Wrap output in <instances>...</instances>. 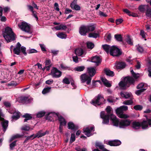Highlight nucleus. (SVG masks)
<instances>
[{"mask_svg":"<svg viewBox=\"0 0 151 151\" xmlns=\"http://www.w3.org/2000/svg\"><path fill=\"white\" fill-rule=\"evenodd\" d=\"M22 117L25 118L24 120V122H26L28 120L31 119L32 118V114L28 113L25 114L22 116Z\"/></svg>","mask_w":151,"mask_h":151,"instance_id":"obj_24","label":"nucleus"},{"mask_svg":"<svg viewBox=\"0 0 151 151\" xmlns=\"http://www.w3.org/2000/svg\"><path fill=\"white\" fill-rule=\"evenodd\" d=\"M145 15L146 16L149 18H151V9L148 7H147V9L145 12Z\"/></svg>","mask_w":151,"mask_h":151,"instance_id":"obj_32","label":"nucleus"},{"mask_svg":"<svg viewBox=\"0 0 151 151\" xmlns=\"http://www.w3.org/2000/svg\"><path fill=\"white\" fill-rule=\"evenodd\" d=\"M0 121H1V124L2 127L3 131L4 132L6 130L8 126L9 121L5 120H0Z\"/></svg>","mask_w":151,"mask_h":151,"instance_id":"obj_19","label":"nucleus"},{"mask_svg":"<svg viewBox=\"0 0 151 151\" xmlns=\"http://www.w3.org/2000/svg\"><path fill=\"white\" fill-rule=\"evenodd\" d=\"M18 26L22 30L30 34L32 33L31 27L27 22H22L20 24L18 25Z\"/></svg>","mask_w":151,"mask_h":151,"instance_id":"obj_5","label":"nucleus"},{"mask_svg":"<svg viewBox=\"0 0 151 151\" xmlns=\"http://www.w3.org/2000/svg\"><path fill=\"white\" fill-rule=\"evenodd\" d=\"M49 133V131L46 130L45 132H44L43 130H40L38 131L35 134H34L35 138L41 137Z\"/></svg>","mask_w":151,"mask_h":151,"instance_id":"obj_17","label":"nucleus"},{"mask_svg":"<svg viewBox=\"0 0 151 151\" xmlns=\"http://www.w3.org/2000/svg\"><path fill=\"white\" fill-rule=\"evenodd\" d=\"M147 122L145 120L141 122L134 121L132 123L131 127L135 130L140 129L141 127L142 129H145L148 128Z\"/></svg>","mask_w":151,"mask_h":151,"instance_id":"obj_3","label":"nucleus"},{"mask_svg":"<svg viewBox=\"0 0 151 151\" xmlns=\"http://www.w3.org/2000/svg\"><path fill=\"white\" fill-rule=\"evenodd\" d=\"M126 66L125 63L123 62H117L116 63V67L117 69H122L125 68Z\"/></svg>","mask_w":151,"mask_h":151,"instance_id":"obj_22","label":"nucleus"},{"mask_svg":"<svg viewBox=\"0 0 151 151\" xmlns=\"http://www.w3.org/2000/svg\"><path fill=\"white\" fill-rule=\"evenodd\" d=\"M23 137L26 138V139L23 142V143L24 144H26L28 142L29 140H32L35 139V138H36L35 137L34 134L29 136H24Z\"/></svg>","mask_w":151,"mask_h":151,"instance_id":"obj_23","label":"nucleus"},{"mask_svg":"<svg viewBox=\"0 0 151 151\" xmlns=\"http://www.w3.org/2000/svg\"><path fill=\"white\" fill-rule=\"evenodd\" d=\"M20 101L22 103H29L31 100L28 97L23 96L20 97Z\"/></svg>","mask_w":151,"mask_h":151,"instance_id":"obj_28","label":"nucleus"},{"mask_svg":"<svg viewBox=\"0 0 151 151\" xmlns=\"http://www.w3.org/2000/svg\"><path fill=\"white\" fill-rule=\"evenodd\" d=\"M111 118V120L113 125L116 127L119 126V127L120 121L119 119H117L116 117L113 114Z\"/></svg>","mask_w":151,"mask_h":151,"instance_id":"obj_13","label":"nucleus"},{"mask_svg":"<svg viewBox=\"0 0 151 151\" xmlns=\"http://www.w3.org/2000/svg\"><path fill=\"white\" fill-rule=\"evenodd\" d=\"M79 32L82 35H86V33H88L86 26H83L79 28Z\"/></svg>","mask_w":151,"mask_h":151,"instance_id":"obj_20","label":"nucleus"},{"mask_svg":"<svg viewBox=\"0 0 151 151\" xmlns=\"http://www.w3.org/2000/svg\"><path fill=\"white\" fill-rule=\"evenodd\" d=\"M30 127L27 125H24L21 128V130L23 131H29L30 130Z\"/></svg>","mask_w":151,"mask_h":151,"instance_id":"obj_52","label":"nucleus"},{"mask_svg":"<svg viewBox=\"0 0 151 151\" xmlns=\"http://www.w3.org/2000/svg\"><path fill=\"white\" fill-rule=\"evenodd\" d=\"M13 51L14 54L19 55L21 52L20 48L15 47L13 50Z\"/></svg>","mask_w":151,"mask_h":151,"instance_id":"obj_42","label":"nucleus"},{"mask_svg":"<svg viewBox=\"0 0 151 151\" xmlns=\"http://www.w3.org/2000/svg\"><path fill=\"white\" fill-rule=\"evenodd\" d=\"M54 113L58 116L60 124L63 125V126H65L67 122L65 119L62 116L59 115L58 113Z\"/></svg>","mask_w":151,"mask_h":151,"instance_id":"obj_16","label":"nucleus"},{"mask_svg":"<svg viewBox=\"0 0 151 151\" xmlns=\"http://www.w3.org/2000/svg\"><path fill=\"white\" fill-rule=\"evenodd\" d=\"M146 90V89L145 88L140 89L136 91L135 94L138 96H139L142 93L145 91Z\"/></svg>","mask_w":151,"mask_h":151,"instance_id":"obj_46","label":"nucleus"},{"mask_svg":"<svg viewBox=\"0 0 151 151\" xmlns=\"http://www.w3.org/2000/svg\"><path fill=\"white\" fill-rule=\"evenodd\" d=\"M99 35V34L97 33H90L88 34V37H89L96 38Z\"/></svg>","mask_w":151,"mask_h":151,"instance_id":"obj_43","label":"nucleus"},{"mask_svg":"<svg viewBox=\"0 0 151 151\" xmlns=\"http://www.w3.org/2000/svg\"><path fill=\"white\" fill-rule=\"evenodd\" d=\"M50 74L53 78H58L62 75V72L55 67H53Z\"/></svg>","mask_w":151,"mask_h":151,"instance_id":"obj_11","label":"nucleus"},{"mask_svg":"<svg viewBox=\"0 0 151 151\" xmlns=\"http://www.w3.org/2000/svg\"><path fill=\"white\" fill-rule=\"evenodd\" d=\"M132 120L129 119H123L120 120L119 128H126L129 126Z\"/></svg>","mask_w":151,"mask_h":151,"instance_id":"obj_9","label":"nucleus"},{"mask_svg":"<svg viewBox=\"0 0 151 151\" xmlns=\"http://www.w3.org/2000/svg\"><path fill=\"white\" fill-rule=\"evenodd\" d=\"M147 7H148L144 5H140L138 7L139 10L142 12H144L147 9Z\"/></svg>","mask_w":151,"mask_h":151,"instance_id":"obj_34","label":"nucleus"},{"mask_svg":"<svg viewBox=\"0 0 151 151\" xmlns=\"http://www.w3.org/2000/svg\"><path fill=\"white\" fill-rule=\"evenodd\" d=\"M102 47L107 54L109 52L110 49L111 47L109 45L107 44L103 45Z\"/></svg>","mask_w":151,"mask_h":151,"instance_id":"obj_30","label":"nucleus"},{"mask_svg":"<svg viewBox=\"0 0 151 151\" xmlns=\"http://www.w3.org/2000/svg\"><path fill=\"white\" fill-rule=\"evenodd\" d=\"M45 114L46 112L44 111H40L37 114V117L38 118H41L45 116Z\"/></svg>","mask_w":151,"mask_h":151,"instance_id":"obj_36","label":"nucleus"},{"mask_svg":"<svg viewBox=\"0 0 151 151\" xmlns=\"http://www.w3.org/2000/svg\"><path fill=\"white\" fill-rule=\"evenodd\" d=\"M3 104L6 108H9L11 106V103L8 101H5L3 103Z\"/></svg>","mask_w":151,"mask_h":151,"instance_id":"obj_57","label":"nucleus"},{"mask_svg":"<svg viewBox=\"0 0 151 151\" xmlns=\"http://www.w3.org/2000/svg\"><path fill=\"white\" fill-rule=\"evenodd\" d=\"M91 62L96 63V65L98 66L101 63V60L99 56L96 55L92 58Z\"/></svg>","mask_w":151,"mask_h":151,"instance_id":"obj_15","label":"nucleus"},{"mask_svg":"<svg viewBox=\"0 0 151 151\" xmlns=\"http://www.w3.org/2000/svg\"><path fill=\"white\" fill-rule=\"evenodd\" d=\"M27 52L29 54L36 53L37 52V50L34 49L28 50H27Z\"/></svg>","mask_w":151,"mask_h":151,"instance_id":"obj_56","label":"nucleus"},{"mask_svg":"<svg viewBox=\"0 0 151 151\" xmlns=\"http://www.w3.org/2000/svg\"><path fill=\"white\" fill-rule=\"evenodd\" d=\"M126 41L128 44L131 45H133V42L132 39L129 36H128L126 40Z\"/></svg>","mask_w":151,"mask_h":151,"instance_id":"obj_54","label":"nucleus"},{"mask_svg":"<svg viewBox=\"0 0 151 151\" xmlns=\"http://www.w3.org/2000/svg\"><path fill=\"white\" fill-rule=\"evenodd\" d=\"M17 142V141L15 140L12 143L9 145V148L10 150H14V147L17 145L16 143Z\"/></svg>","mask_w":151,"mask_h":151,"instance_id":"obj_39","label":"nucleus"},{"mask_svg":"<svg viewBox=\"0 0 151 151\" xmlns=\"http://www.w3.org/2000/svg\"><path fill=\"white\" fill-rule=\"evenodd\" d=\"M116 113L118 116L119 115L121 114H122L123 113V111H122L121 108L120 107L117 108L116 110Z\"/></svg>","mask_w":151,"mask_h":151,"instance_id":"obj_53","label":"nucleus"},{"mask_svg":"<svg viewBox=\"0 0 151 151\" xmlns=\"http://www.w3.org/2000/svg\"><path fill=\"white\" fill-rule=\"evenodd\" d=\"M105 101V100L104 99L103 97L100 94H98L97 96L92 100V104L94 105L97 104L98 106H100L103 104V102Z\"/></svg>","mask_w":151,"mask_h":151,"instance_id":"obj_4","label":"nucleus"},{"mask_svg":"<svg viewBox=\"0 0 151 151\" xmlns=\"http://www.w3.org/2000/svg\"><path fill=\"white\" fill-rule=\"evenodd\" d=\"M21 52L25 55L26 56L27 55V53L26 52V48L22 46L20 48Z\"/></svg>","mask_w":151,"mask_h":151,"instance_id":"obj_51","label":"nucleus"},{"mask_svg":"<svg viewBox=\"0 0 151 151\" xmlns=\"http://www.w3.org/2000/svg\"><path fill=\"white\" fill-rule=\"evenodd\" d=\"M39 45L41 48V50L42 51H46V50L45 49V46L44 44H40Z\"/></svg>","mask_w":151,"mask_h":151,"instance_id":"obj_64","label":"nucleus"},{"mask_svg":"<svg viewBox=\"0 0 151 151\" xmlns=\"http://www.w3.org/2000/svg\"><path fill=\"white\" fill-rule=\"evenodd\" d=\"M77 1L74 0L70 4V6L72 9L76 11L81 10V7L78 5L76 4Z\"/></svg>","mask_w":151,"mask_h":151,"instance_id":"obj_18","label":"nucleus"},{"mask_svg":"<svg viewBox=\"0 0 151 151\" xmlns=\"http://www.w3.org/2000/svg\"><path fill=\"white\" fill-rule=\"evenodd\" d=\"M3 36L7 42H11L15 40V35L11 28L7 27L5 28Z\"/></svg>","mask_w":151,"mask_h":151,"instance_id":"obj_2","label":"nucleus"},{"mask_svg":"<svg viewBox=\"0 0 151 151\" xmlns=\"http://www.w3.org/2000/svg\"><path fill=\"white\" fill-rule=\"evenodd\" d=\"M140 35L142 36L143 38L145 39V40H146V36L145 35V32L143 30H141L140 31Z\"/></svg>","mask_w":151,"mask_h":151,"instance_id":"obj_58","label":"nucleus"},{"mask_svg":"<svg viewBox=\"0 0 151 151\" xmlns=\"http://www.w3.org/2000/svg\"><path fill=\"white\" fill-rule=\"evenodd\" d=\"M121 143V142L119 140L114 139L109 141L108 145L111 146H116L120 145Z\"/></svg>","mask_w":151,"mask_h":151,"instance_id":"obj_14","label":"nucleus"},{"mask_svg":"<svg viewBox=\"0 0 151 151\" xmlns=\"http://www.w3.org/2000/svg\"><path fill=\"white\" fill-rule=\"evenodd\" d=\"M136 80L131 76H128L124 78L123 80L119 83L120 88L122 90H126L131 85L134 86Z\"/></svg>","mask_w":151,"mask_h":151,"instance_id":"obj_1","label":"nucleus"},{"mask_svg":"<svg viewBox=\"0 0 151 151\" xmlns=\"http://www.w3.org/2000/svg\"><path fill=\"white\" fill-rule=\"evenodd\" d=\"M9 113L11 114H13V115L12 116V119L15 120H16L19 119L20 117V113L19 111H14L12 113L9 111Z\"/></svg>","mask_w":151,"mask_h":151,"instance_id":"obj_21","label":"nucleus"},{"mask_svg":"<svg viewBox=\"0 0 151 151\" xmlns=\"http://www.w3.org/2000/svg\"><path fill=\"white\" fill-rule=\"evenodd\" d=\"M76 139V136L75 134L74 133H72L71 134V137L70 143V144H71L73 142H74Z\"/></svg>","mask_w":151,"mask_h":151,"instance_id":"obj_47","label":"nucleus"},{"mask_svg":"<svg viewBox=\"0 0 151 151\" xmlns=\"http://www.w3.org/2000/svg\"><path fill=\"white\" fill-rule=\"evenodd\" d=\"M24 136V134L20 135L19 134H17L12 137L11 139V141H13L15 139L22 138Z\"/></svg>","mask_w":151,"mask_h":151,"instance_id":"obj_37","label":"nucleus"},{"mask_svg":"<svg viewBox=\"0 0 151 151\" xmlns=\"http://www.w3.org/2000/svg\"><path fill=\"white\" fill-rule=\"evenodd\" d=\"M63 82L64 83L68 84L70 83V81L66 77H65L63 80Z\"/></svg>","mask_w":151,"mask_h":151,"instance_id":"obj_55","label":"nucleus"},{"mask_svg":"<svg viewBox=\"0 0 151 151\" xmlns=\"http://www.w3.org/2000/svg\"><path fill=\"white\" fill-rule=\"evenodd\" d=\"M104 71L107 76L113 77L114 75V74L113 71L110 70L107 68H104Z\"/></svg>","mask_w":151,"mask_h":151,"instance_id":"obj_26","label":"nucleus"},{"mask_svg":"<svg viewBox=\"0 0 151 151\" xmlns=\"http://www.w3.org/2000/svg\"><path fill=\"white\" fill-rule=\"evenodd\" d=\"M86 45L88 48L91 50H92L94 47V43L91 42H87Z\"/></svg>","mask_w":151,"mask_h":151,"instance_id":"obj_40","label":"nucleus"},{"mask_svg":"<svg viewBox=\"0 0 151 151\" xmlns=\"http://www.w3.org/2000/svg\"><path fill=\"white\" fill-rule=\"evenodd\" d=\"M106 110L108 113V114H111V107L109 106H108L106 109Z\"/></svg>","mask_w":151,"mask_h":151,"instance_id":"obj_61","label":"nucleus"},{"mask_svg":"<svg viewBox=\"0 0 151 151\" xmlns=\"http://www.w3.org/2000/svg\"><path fill=\"white\" fill-rule=\"evenodd\" d=\"M120 94L122 97L125 98L126 99L130 97L132 95L131 93L125 92H121L120 93Z\"/></svg>","mask_w":151,"mask_h":151,"instance_id":"obj_27","label":"nucleus"},{"mask_svg":"<svg viewBox=\"0 0 151 151\" xmlns=\"http://www.w3.org/2000/svg\"><path fill=\"white\" fill-rule=\"evenodd\" d=\"M133 108L136 110H141L143 109V107L141 105H136L134 106Z\"/></svg>","mask_w":151,"mask_h":151,"instance_id":"obj_50","label":"nucleus"},{"mask_svg":"<svg viewBox=\"0 0 151 151\" xmlns=\"http://www.w3.org/2000/svg\"><path fill=\"white\" fill-rule=\"evenodd\" d=\"M80 79L82 83L86 82L87 84L88 85L91 84L92 78L91 76L84 73L81 75Z\"/></svg>","mask_w":151,"mask_h":151,"instance_id":"obj_10","label":"nucleus"},{"mask_svg":"<svg viewBox=\"0 0 151 151\" xmlns=\"http://www.w3.org/2000/svg\"><path fill=\"white\" fill-rule=\"evenodd\" d=\"M144 86V83H141L139 84L137 86V89H139L142 88Z\"/></svg>","mask_w":151,"mask_h":151,"instance_id":"obj_62","label":"nucleus"},{"mask_svg":"<svg viewBox=\"0 0 151 151\" xmlns=\"http://www.w3.org/2000/svg\"><path fill=\"white\" fill-rule=\"evenodd\" d=\"M68 128L69 129L73 130L74 132L79 129L78 125H75L72 122H69L68 123Z\"/></svg>","mask_w":151,"mask_h":151,"instance_id":"obj_12","label":"nucleus"},{"mask_svg":"<svg viewBox=\"0 0 151 151\" xmlns=\"http://www.w3.org/2000/svg\"><path fill=\"white\" fill-rule=\"evenodd\" d=\"M51 88V87H47L44 88L42 91V93L44 94L49 92Z\"/></svg>","mask_w":151,"mask_h":151,"instance_id":"obj_41","label":"nucleus"},{"mask_svg":"<svg viewBox=\"0 0 151 151\" xmlns=\"http://www.w3.org/2000/svg\"><path fill=\"white\" fill-rule=\"evenodd\" d=\"M18 26L22 30L30 34L32 33L31 27L27 22H22L20 24L18 25Z\"/></svg>","mask_w":151,"mask_h":151,"instance_id":"obj_6","label":"nucleus"},{"mask_svg":"<svg viewBox=\"0 0 151 151\" xmlns=\"http://www.w3.org/2000/svg\"><path fill=\"white\" fill-rule=\"evenodd\" d=\"M94 127H91L90 128L89 127H86L85 129H83V132L85 133H90L92 131H94Z\"/></svg>","mask_w":151,"mask_h":151,"instance_id":"obj_33","label":"nucleus"},{"mask_svg":"<svg viewBox=\"0 0 151 151\" xmlns=\"http://www.w3.org/2000/svg\"><path fill=\"white\" fill-rule=\"evenodd\" d=\"M45 66L52 65L51 62L50 60H46L45 62Z\"/></svg>","mask_w":151,"mask_h":151,"instance_id":"obj_60","label":"nucleus"},{"mask_svg":"<svg viewBox=\"0 0 151 151\" xmlns=\"http://www.w3.org/2000/svg\"><path fill=\"white\" fill-rule=\"evenodd\" d=\"M87 29L88 33L90 32H92L95 29L96 27L94 25H90L86 26Z\"/></svg>","mask_w":151,"mask_h":151,"instance_id":"obj_31","label":"nucleus"},{"mask_svg":"<svg viewBox=\"0 0 151 151\" xmlns=\"http://www.w3.org/2000/svg\"><path fill=\"white\" fill-rule=\"evenodd\" d=\"M110 55L113 56L118 57L122 54V52L117 47L115 46L111 47L109 51Z\"/></svg>","mask_w":151,"mask_h":151,"instance_id":"obj_8","label":"nucleus"},{"mask_svg":"<svg viewBox=\"0 0 151 151\" xmlns=\"http://www.w3.org/2000/svg\"><path fill=\"white\" fill-rule=\"evenodd\" d=\"M54 7L55 9L57 11L59 12V11L60 9L59 8V5L57 3L55 2V3Z\"/></svg>","mask_w":151,"mask_h":151,"instance_id":"obj_59","label":"nucleus"},{"mask_svg":"<svg viewBox=\"0 0 151 151\" xmlns=\"http://www.w3.org/2000/svg\"><path fill=\"white\" fill-rule=\"evenodd\" d=\"M133 103V101L131 100H125L123 102V104L127 105H132Z\"/></svg>","mask_w":151,"mask_h":151,"instance_id":"obj_49","label":"nucleus"},{"mask_svg":"<svg viewBox=\"0 0 151 151\" xmlns=\"http://www.w3.org/2000/svg\"><path fill=\"white\" fill-rule=\"evenodd\" d=\"M57 36L61 39L65 38L66 37V35L63 32H60L58 34Z\"/></svg>","mask_w":151,"mask_h":151,"instance_id":"obj_45","label":"nucleus"},{"mask_svg":"<svg viewBox=\"0 0 151 151\" xmlns=\"http://www.w3.org/2000/svg\"><path fill=\"white\" fill-rule=\"evenodd\" d=\"M118 116L120 118L124 119H127L129 117V116L127 114H124L123 113L118 115Z\"/></svg>","mask_w":151,"mask_h":151,"instance_id":"obj_44","label":"nucleus"},{"mask_svg":"<svg viewBox=\"0 0 151 151\" xmlns=\"http://www.w3.org/2000/svg\"><path fill=\"white\" fill-rule=\"evenodd\" d=\"M75 54L78 56H81L84 53L83 49L81 48H78L76 49L75 50Z\"/></svg>","mask_w":151,"mask_h":151,"instance_id":"obj_29","label":"nucleus"},{"mask_svg":"<svg viewBox=\"0 0 151 151\" xmlns=\"http://www.w3.org/2000/svg\"><path fill=\"white\" fill-rule=\"evenodd\" d=\"M137 50L140 53H142L144 51L143 48L140 46H139L137 48Z\"/></svg>","mask_w":151,"mask_h":151,"instance_id":"obj_63","label":"nucleus"},{"mask_svg":"<svg viewBox=\"0 0 151 151\" xmlns=\"http://www.w3.org/2000/svg\"><path fill=\"white\" fill-rule=\"evenodd\" d=\"M116 40L119 42H122V37L121 34H115L114 36Z\"/></svg>","mask_w":151,"mask_h":151,"instance_id":"obj_35","label":"nucleus"},{"mask_svg":"<svg viewBox=\"0 0 151 151\" xmlns=\"http://www.w3.org/2000/svg\"><path fill=\"white\" fill-rule=\"evenodd\" d=\"M113 114H107L105 115V112L102 111L100 113V117L103 119L102 123L105 124H108L109 123V119L112 116Z\"/></svg>","mask_w":151,"mask_h":151,"instance_id":"obj_7","label":"nucleus"},{"mask_svg":"<svg viewBox=\"0 0 151 151\" xmlns=\"http://www.w3.org/2000/svg\"><path fill=\"white\" fill-rule=\"evenodd\" d=\"M88 70L89 75L91 77L94 76L96 73V70L93 68H88Z\"/></svg>","mask_w":151,"mask_h":151,"instance_id":"obj_25","label":"nucleus"},{"mask_svg":"<svg viewBox=\"0 0 151 151\" xmlns=\"http://www.w3.org/2000/svg\"><path fill=\"white\" fill-rule=\"evenodd\" d=\"M85 68L84 66H77L74 68V70L77 71L81 72L83 71Z\"/></svg>","mask_w":151,"mask_h":151,"instance_id":"obj_38","label":"nucleus"},{"mask_svg":"<svg viewBox=\"0 0 151 151\" xmlns=\"http://www.w3.org/2000/svg\"><path fill=\"white\" fill-rule=\"evenodd\" d=\"M95 146L96 147H98L101 150L102 148H103L104 145L101 144L100 142H96Z\"/></svg>","mask_w":151,"mask_h":151,"instance_id":"obj_48","label":"nucleus"}]
</instances>
